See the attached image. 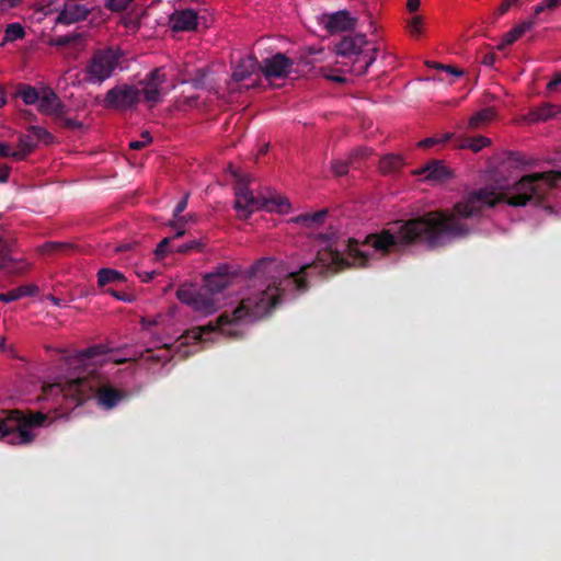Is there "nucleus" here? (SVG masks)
Listing matches in <instances>:
<instances>
[{
    "label": "nucleus",
    "instance_id": "obj_39",
    "mask_svg": "<svg viewBox=\"0 0 561 561\" xmlns=\"http://www.w3.org/2000/svg\"><path fill=\"white\" fill-rule=\"evenodd\" d=\"M186 204H187V195H185L183 198H181V201L178 203V205H175L174 210H173L174 221L170 222V226L175 227L176 225H179L180 221L186 220L185 217L181 216L182 211H184L186 208Z\"/></svg>",
    "mask_w": 561,
    "mask_h": 561
},
{
    "label": "nucleus",
    "instance_id": "obj_16",
    "mask_svg": "<svg viewBox=\"0 0 561 561\" xmlns=\"http://www.w3.org/2000/svg\"><path fill=\"white\" fill-rule=\"evenodd\" d=\"M90 12L85 4L68 1L64 4L61 12L58 13L57 22L62 25H71L85 20Z\"/></svg>",
    "mask_w": 561,
    "mask_h": 561
},
{
    "label": "nucleus",
    "instance_id": "obj_26",
    "mask_svg": "<svg viewBox=\"0 0 561 561\" xmlns=\"http://www.w3.org/2000/svg\"><path fill=\"white\" fill-rule=\"evenodd\" d=\"M403 157L398 154H386L379 160V170L383 174L399 172L403 168Z\"/></svg>",
    "mask_w": 561,
    "mask_h": 561
},
{
    "label": "nucleus",
    "instance_id": "obj_41",
    "mask_svg": "<svg viewBox=\"0 0 561 561\" xmlns=\"http://www.w3.org/2000/svg\"><path fill=\"white\" fill-rule=\"evenodd\" d=\"M170 243H171L170 237H165V238L161 239L160 243L158 244V247H156V250H154L156 259L162 260L165 257L167 253L170 251Z\"/></svg>",
    "mask_w": 561,
    "mask_h": 561
},
{
    "label": "nucleus",
    "instance_id": "obj_46",
    "mask_svg": "<svg viewBox=\"0 0 561 561\" xmlns=\"http://www.w3.org/2000/svg\"><path fill=\"white\" fill-rule=\"evenodd\" d=\"M13 290L15 294H18L20 298H23L33 297L34 294L38 290V288L35 285H22L21 287L15 288Z\"/></svg>",
    "mask_w": 561,
    "mask_h": 561
},
{
    "label": "nucleus",
    "instance_id": "obj_33",
    "mask_svg": "<svg viewBox=\"0 0 561 561\" xmlns=\"http://www.w3.org/2000/svg\"><path fill=\"white\" fill-rule=\"evenodd\" d=\"M24 36L25 31L23 25H21L20 23H11L8 25V27H5L2 45H4L5 43L23 39Z\"/></svg>",
    "mask_w": 561,
    "mask_h": 561
},
{
    "label": "nucleus",
    "instance_id": "obj_10",
    "mask_svg": "<svg viewBox=\"0 0 561 561\" xmlns=\"http://www.w3.org/2000/svg\"><path fill=\"white\" fill-rule=\"evenodd\" d=\"M294 60L288 58L286 54L276 53L272 57L263 59L261 62V72L266 79L286 78L291 73Z\"/></svg>",
    "mask_w": 561,
    "mask_h": 561
},
{
    "label": "nucleus",
    "instance_id": "obj_22",
    "mask_svg": "<svg viewBox=\"0 0 561 561\" xmlns=\"http://www.w3.org/2000/svg\"><path fill=\"white\" fill-rule=\"evenodd\" d=\"M77 250L71 243L49 241L39 247V253L43 255H69Z\"/></svg>",
    "mask_w": 561,
    "mask_h": 561
},
{
    "label": "nucleus",
    "instance_id": "obj_40",
    "mask_svg": "<svg viewBox=\"0 0 561 561\" xmlns=\"http://www.w3.org/2000/svg\"><path fill=\"white\" fill-rule=\"evenodd\" d=\"M205 78L206 71L205 69H197L194 72V76L190 78L188 83L193 85L195 89H204L205 88Z\"/></svg>",
    "mask_w": 561,
    "mask_h": 561
},
{
    "label": "nucleus",
    "instance_id": "obj_55",
    "mask_svg": "<svg viewBox=\"0 0 561 561\" xmlns=\"http://www.w3.org/2000/svg\"><path fill=\"white\" fill-rule=\"evenodd\" d=\"M559 89H561V72L554 73L553 79H551L548 83L549 91H556Z\"/></svg>",
    "mask_w": 561,
    "mask_h": 561
},
{
    "label": "nucleus",
    "instance_id": "obj_29",
    "mask_svg": "<svg viewBox=\"0 0 561 561\" xmlns=\"http://www.w3.org/2000/svg\"><path fill=\"white\" fill-rule=\"evenodd\" d=\"M494 117V111L492 107H485L474 113L470 121H468V127L477 129L486 123L491 122Z\"/></svg>",
    "mask_w": 561,
    "mask_h": 561
},
{
    "label": "nucleus",
    "instance_id": "obj_31",
    "mask_svg": "<svg viewBox=\"0 0 561 561\" xmlns=\"http://www.w3.org/2000/svg\"><path fill=\"white\" fill-rule=\"evenodd\" d=\"M215 331V327L211 324L203 325V327H195L188 331H186L185 340L190 341H197V342H205L207 341V336L209 334H213Z\"/></svg>",
    "mask_w": 561,
    "mask_h": 561
},
{
    "label": "nucleus",
    "instance_id": "obj_2",
    "mask_svg": "<svg viewBox=\"0 0 561 561\" xmlns=\"http://www.w3.org/2000/svg\"><path fill=\"white\" fill-rule=\"evenodd\" d=\"M369 259V254L360 250L359 243L354 239L342 243L330 242L318 251L316 262L301 265L296 272H287L283 262L275 257H261L249 267L248 277H263L266 284L243 297L232 313H220L217 320L218 330L229 337H238V330L232 327L264 319L286 298L307 293L310 289L307 277L318 266L322 268L321 274H335L350 266L366 267Z\"/></svg>",
    "mask_w": 561,
    "mask_h": 561
},
{
    "label": "nucleus",
    "instance_id": "obj_9",
    "mask_svg": "<svg viewBox=\"0 0 561 561\" xmlns=\"http://www.w3.org/2000/svg\"><path fill=\"white\" fill-rule=\"evenodd\" d=\"M165 82V73L161 68H156L147 72L142 78L140 84L142 85L141 95L145 98L146 103L154 106L162 100L161 85Z\"/></svg>",
    "mask_w": 561,
    "mask_h": 561
},
{
    "label": "nucleus",
    "instance_id": "obj_36",
    "mask_svg": "<svg viewBox=\"0 0 561 561\" xmlns=\"http://www.w3.org/2000/svg\"><path fill=\"white\" fill-rule=\"evenodd\" d=\"M135 0H105V8L112 13H121L127 10Z\"/></svg>",
    "mask_w": 561,
    "mask_h": 561
},
{
    "label": "nucleus",
    "instance_id": "obj_61",
    "mask_svg": "<svg viewBox=\"0 0 561 561\" xmlns=\"http://www.w3.org/2000/svg\"><path fill=\"white\" fill-rule=\"evenodd\" d=\"M548 10H553L561 5V0H545Z\"/></svg>",
    "mask_w": 561,
    "mask_h": 561
},
{
    "label": "nucleus",
    "instance_id": "obj_34",
    "mask_svg": "<svg viewBox=\"0 0 561 561\" xmlns=\"http://www.w3.org/2000/svg\"><path fill=\"white\" fill-rule=\"evenodd\" d=\"M18 96H20L26 105L35 104L41 98L36 89L30 84L20 85Z\"/></svg>",
    "mask_w": 561,
    "mask_h": 561
},
{
    "label": "nucleus",
    "instance_id": "obj_8",
    "mask_svg": "<svg viewBox=\"0 0 561 561\" xmlns=\"http://www.w3.org/2000/svg\"><path fill=\"white\" fill-rule=\"evenodd\" d=\"M175 296H178L181 304L190 306L197 312L209 314L216 309L215 297L208 295L204 289L196 288L193 285H180L178 291H175Z\"/></svg>",
    "mask_w": 561,
    "mask_h": 561
},
{
    "label": "nucleus",
    "instance_id": "obj_5",
    "mask_svg": "<svg viewBox=\"0 0 561 561\" xmlns=\"http://www.w3.org/2000/svg\"><path fill=\"white\" fill-rule=\"evenodd\" d=\"M122 54L112 47L92 53L83 68V80L91 85H100L112 78L121 66Z\"/></svg>",
    "mask_w": 561,
    "mask_h": 561
},
{
    "label": "nucleus",
    "instance_id": "obj_38",
    "mask_svg": "<svg viewBox=\"0 0 561 561\" xmlns=\"http://www.w3.org/2000/svg\"><path fill=\"white\" fill-rule=\"evenodd\" d=\"M450 138H453V134H444L443 138L427 137L421 141H419L417 147L422 148V149H428L438 144L447 142V140H449Z\"/></svg>",
    "mask_w": 561,
    "mask_h": 561
},
{
    "label": "nucleus",
    "instance_id": "obj_52",
    "mask_svg": "<svg viewBox=\"0 0 561 561\" xmlns=\"http://www.w3.org/2000/svg\"><path fill=\"white\" fill-rule=\"evenodd\" d=\"M105 293L113 296L114 298H116V300H122V301H127V302L131 301V296L124 291H116L115 289L106 288Z\"/></svg>",
    "mask_w": 561,
    "mask_h": 561
},
{
    "label": "nucleus",
    "instance_id": "obj_44",
    "mask_svg": "<svg viewBox=\"0 0 561 561\" xmlns=\"http://www.w3.org/2000/svg\"><path fill=\"white\" fill-rule=\"evenodd\" d=\"M141 138H146V140H131L129 144V148L134 150H140L146 146L150 145L152 141V137L150 136V133L147 130L141 133Z\"/></svg>",
    "mask_w": 561,
    "mask_h": 561
},
{
    "label": "nucleus",
    "instance_id": "obj_57",
    "mask_svg": "<svg viewBox=\"0 0 561 561\" xmlns=\"http://www.w3.org/2000/svg\"><path fill=\"white\" fill-rule=\"evenodd\" d=\"M186 220L185 221H180L178 225L174 226H170L171 228L175 229V232L173 234V237H170L171 240H178L180 238H182L184 234H185V230H184V225H185Z\"/></svg>",
    "mask_w": 561,
    "mask_h": 561
},
{
    "label": "nucleus",
    "instance_id": "obj_37",
    "mask_svg": "<svg viewBox=\"0 0 561 561\" xmlns=\"http://www.w3.org/2000/svg\"><path fill=\"white\" fill-rule=\"evenodd\" d=\"M59 126L67 128L68 130H78L82 128V123L75 118H68L65 114L54 115Z\"/></svg>",
    "mask_w": 561,
    "mask_h": 561
},
{
    "label": "nucleus",
    "instance_id": "obj_60",
    "mask_svg": "<svg viewBox=\"0 0 561 561\" xmlns=\"http://www.w3.org/2000/svg\"><path fill=\"white\" fill-rule=\"evenodd\" d=\"M126 358H117V357H114V356H107V358H105L104 360L101 362V364L105 363V362H111L115 365H122V364H125L126 363Z\"/></svg>",
    "mask_w": 561,
    "mask_h": 561
},
{
    "label": "nucleus",
    "instance_id": "obj_21",
    "mask_svg": "<svg viewBox=\"0 0 561 561\" xmlns=\"http://www.w3.org/2000/svg\"><path fill=\"white\" fill-rule=\"evenodd\" d=\"M378 51L379 47L375 46L370 49V54L354 57L353 62H351L350 72L355 76L365 75L369 67L375 62Z\"/></svg>",
    "mask_w": 561,
    "mask_h": 561
},
{
    "label": "nucleus",
    "instance_id": "obj_15",
    "mask_svg": "<svg viewBox=\"0 0 561 561\" xmlns=\"http://www.w3.org/2000/svg\"><path fill=\"white\" fill-rule=\"evenodd\" d=\"M367 44L366 36L364 34H356L354 36H345L336 44V54L345 58L367 55L362 50Z\"/></svg>",
    "mask_w": 561,
    "mask_h": 561
},
{
    "label": "nucleus",
    "instance_id": "obj_1",
    "mask_svg": "<svg viewBox=\"0 0 561 561\" xmlns=\"http://www.w3.org/2000/svg\"><path fill=\"white\" fill-rule=\"evenodd\" d=\"M560 183L561 171H545L522 176L502 194L480 188L451 209L424 213L413 219L399 220L379 233L368 234L364 244L385 255L400 247L413 244H424L428 249L443 248L470 236L483 208L495 206L500 201L514 207L539 204Z\"/></svg>",
    "mask_w": 561,
    "mask_h": 561
},
{
    "label": "nucleus",
    "instance_id": "obj_45",
    "mask_svg": "<svg viewBox=\"0 0 561 561\" xmlns=\"http://www.w3.org/2000/svg\"><path fill=\"white\" fill-rule=\"evenodd\" d=\"M422 24L423 20L422 16H414L409 20L408 25L410 33H412L413 36H419L422 34Z\"/></svg>",
    "mask_w": 561,
    "mask_h": 561
},
{
    "label": "nucleus",
    "instance_id": "obj_62",
    "mask_svg": "<svg viewBox=\"0 0 561 561\" xmlns=\"http://www.w3.org/2000/svg\"><path fill=\"white\" fill-rule=\"evenodd\" d=\"M197 101H198V96H188V98H184L183 104L191 107V106H194Z\"/></svg>",
    "mask_w": 561,
    "mask_h": 561
},
{
    "label": "nucleus",
    "instance_id": "obj_20",
    "mask_svg": "<svg viewBox=\"0 0 561 561\" xmlns=\"http://www.w3.org/2000/svg\"><path fill=\"white\" fill-rule=\"evenodd\" d=\"M535 27V20H525L517 24L516 26L512 27L511 31L506 32L504 35V39H502V43L496 46V49L500 51H503L505 47L512 45L517 39H519L525 33H527L529 30Z\"/></svg>",
    "mask_w": 561,
    "mask_h": 561
},
{
    "label": "nucleus",
    "instance_id": "obj_11",
    "mask_svg": "<svg viewBox=\"0 0 561 561\" xmlns=\"http://www.w3.org/2000/svg\"><path fill=\"white\" fill-rule=\"evenodd\" d=\"M234 277L236 272L231 271L229 265L224 264L204 277V286L202 289L214 297L215 294L227 289Z\"/></svg>",
    "mask_w": 561,
    "mask_h": 561
},
{
    "label": "nucleus",
    "instance_id": "obj_3",
    "mask_svg": "<svg viewBox=\"0 0 561 561\" xmlns=\"http://www.w3.org/2000/svg\"><path fill=\"white\" fill-rule=\"evenodd\" d=\"M54 391L62 393L64 398L72 399L77 405L88 399H95L98 405L105 410L116 408L124 399L122 390L112 387L105 376L94 370L44 387L46 393Z\"/></svg>",
    "mask_w": 561,
    "mask_h": 561
},
{
    "label": "nucleus",
    "instance_id": "obj_58",
    "mask_svg": "<svg viewBox=\"0 0 561 561\" xmlns=\"http://www.w3.org/2000/svg\"><path fill=\"white\" fill-rule=\"evenodd\" d=\"M10 176V167L0 165V183H5Z\"/></svg>",
    "mask_w": 561,
    "mask_h": 561
},
{
    "label": "nucleus",
    "instance_id": "obj_56",
    "mask_svg": "<svg viewBox=\"0 0 561 561\" xmlns=\"http://www.w3.org/2000/svg\"><path fill=\"white\" fill-rule=\"evenodd\" d=\"M156 271H139L137 272V277L140 278L142 283H149L156 277Z\"/></svg>",
    "mask_w": 561,
    "mask_h": 561
},
{
    "label": "nucleus",
    "instance_id": "obj_17",
    "mask_svg": "<svg viewBox=\"0 0 561 561\" xmlns=\"http://www.w3.org/2000/svg\"><path fill=\"white\" fill-rule=\"evenodd\" d=\"M414 173L424 175V180L432 183H444L453 176L449 169L439 160L428 162L426 167L419 169Z\"/></svg>",
    "mask_w": 561,
    "mask_h": 561
},
{
    "label": "nucleus",
    "instance_id": "obj_42",
    "mask_svg": "<svg viewBox=\"0 0 561 561\" xmlns=\"http://www.w3.org/2000/svg\"><path fill=\"white\" fill-rule=\"evenodd\" d=\"M203 245L204 244L199 240H193V241H190V242H186V243H183V244L176 247L174 251L180 254H186L194 250H201V248H203Z\"/></svg>",
    "mask_w": 561,
    "mask_h": 561
},
{
    "label": "nucleus",
    "instance_id": "obj_23",
    "mask_svg": "<svg viewBox=\"0 0 561 561\" xmlns=\"http://www.w3.org/2000/svg\"><path fill=\"white\" fill-rule=\"evenodd\" d=\"M559 112L560 108L557 105L545 103L543 105L535 107L529 112L528 121L529 123L545 122L550 118H553V116Z\"/></svg>",
    "mask_w": 561,
    "mask_h": 561
},
{
    "label": "nucleus",
    "instance_id": "obj_25",
    "mask_svg": "<svg viewBox=\"0 0 561 561\" xmlns=\"http://www.w3.org/2000/svg\"><path fill=\"white\" fill-rule=\"evenodd\" d=\"M491 146V139L484 136L478 137H462L458 139L457 147L460 149H468L472 152H480L481 149Z\"/></svg>",
    "mask_w": 561,
    "mask_h": 561
},
{
    "label": "nucleus",
    "instance_id": "obj_54",
    "mask_svg": "<svg viewBox=\"0 0 561 561\" xmlns=\"http://www.w3.org/2000/svg\"><path fill=\"white\" fill-rule=\"evenodd\" d=\"M0 157H11L15 160V151L11 149L9 144L0 141Z\"/></svg>",
    "mask_w": 561,
    "mask_h": 561
},
{
    "label": "nucleus",
    "instance_id": "obj_12",
    "mask_svg": "<svg viewBox=\"0 0 561 561\" xmlns=\"http://www.w3.org/2000/svg\"><path fill=\"white\" fill-rule=\"evenodd\" d=\"M27 270V265L12 255V243L0 233V271L9 275H19Z\"/></svg>",
    "mask_w": 561,
    "mask_h": 561
},
{
    "label": "nucleus",
    "instance_id": "obj_6",
    "mask_svg": "<svg viewBox=\"0 0 561 561\" xmlns=\"http://www.w3.org/2000/svg\"><path fill=\"white\" fill-rule=\"evenodd\" d=\"M237 184H234V209L239 217L248 219L254 210L261 209L268 204L276 206L278 213H286L290 208V203L284 197H272L268 201L255 198L252 191L249 190V180L245 176L234 174Z\"/></svg>",
    "mask_w": 561,
    "mask_h": 561
},
{
    "label": "nucleus",
    "instance_id": "obj_47",
    "mask_svg": "<svg viewBox=\"0 0 561 561\" xmlns=\"http://www.w3.org/2000/svg\"><path fill=\"white\" fill-rule=\"evenodd\" d=\"M350 169V164L346 161L336 160L333 164H331V170H333L335 176H343L347 173Z\"/></svg>",
    "mask_w": 561,
    "mask_h": 561
},
{
    "label": "nucleus",
    "instance_id": "obj_50",
    "mask_svg": "<svg viewBox=\"0 0 561 561\" xmlns=\"http://www.w3.org/2000/svg\"><path fill=\"white\" fill-rule=\"evenodd\" d=\"M23 0H0V11L8 12L21 5Z\"/></svg>",
    "mask_w": 561,
    "mask_h": 561
},
{
    "label": "nucleus",
    "instance_id": "obj_43",
    "mask_svg": "<svg viewBox=\"0 0 561 561\" xmlns=\"http://www.w3.org/2000/svg\"><path fill=\"white\" fill-rule=\"evenodd\" d=\"M428 67H432L437 70H444L457 78L462 77V73H463L462 70L459 68H456L454 66H446V65L434 62V61L428 64Z\"/></svg>",
    "mask_w": 561,
    "mask_h": 561
},
{
    "label": "nucleus",
    "instance_id": "obj_27",
    "mask_svg": "<svg viewBox=\"0 0 561 561\" xmlns=\"http://www.w3.org/2000/svg\"><path fill=\"white\" fill-rule=\"evenodd\" d=\"M124 282V276L121 272L111 268H102L98 271V286L105 287L111 284Z\"/></svg>",
    "mask_w": 561,
    "mask_h": 561
},
{
    "label": "nucleus",
    "instance_id": "obj_14",
    "mask_svg": "<svg viewBox=\"0 0 561 561\" xmlns=\"http://www.w3.org/2000/svg\"><path fill=\"white\" fill-rule=\"evenodd\" d=\"M169 25L173 32H191L198 25V14L192 9L175 11L170 15Z\"/></svg>",
    "mask_w": 561,
    "mask_h": 561
},
{
    "label": "nucleus",
    "instance_id": "obj_4",
    "mask_svg": "<svg viewBox=\"0 0 561 561\" xmlns=\"http://www.w3.org/2000/svg\"><path fill=\"white\" fill-rule=\"evenodd\" d=\"M47 415L42 412L24 413L11 410L0 416V439L13 445H26L34 440L33 428L42 426Z\"/></svg>",
    "mask_w": 561,
    "mask_h": 561
},
{
    "label": "nucleus",
    "instance_id": "obj_32",
    "mask_svg": "<svg viewBox=\"0 0 561 561\" xmlns=\"http://www.w3.org/2000/svg\"><path fill=\"white\" fill-rule=\"evenodd\" d=\"M83 41L81 33L73 32L67 35H58L49 39V45L54 47H67L71 44H77Z\"/></svg>",
    "mask_w": 561,
    "mask_h": 561
},
{
    "label": "nucleus",
    "instance_id": "obj_48",
    "mask_svg": "<svg viewBox=\"0 0 561 561\" xmlns=\"http://www.w3.org/2000/svg\"><path fill=\"white\" fill-rule=\"evenodd\" d=\"M496 61V54L493 51H480V62L485 67H493Z\"/></svg>",
    "mask_w": 561,
    "mask_h": 561
},
{
    "label": "nucleus",
    "instance_id": "obj_18",
    "mask_svg": "<svg viewBox=\"0 0 561 561\" xmlns=\"http://www.w3.org/2000/svg\"><path fill=\"white\" fill-rule=\"evenodd\" d=\"M38 111L46 115H60L65 114L64 103L59 100L58 95L51 90L44 91L42 98L38 99Z\"/></svg>",
    "mask_w": 561,
    "mask_h": 561
},
{
    "label": "nucleus",
    "instance_id": "obj_28",
    "mask_svg": "<svg viewBox=\"0 0 561 561\" xmlns=\"http://www.w3.org/2000/svg\"><path fill=\"white\" fill-rule=\"evenodd\" d=\"M111 354V348L105 344H93L78 353V358L81 362L93 359L99 356Z\"/></svg>",
    "mask_w": 561,
    "mask_h": 561
},
{
    "label": "nucleus",
    "instance_id": "obj_59",
    "mask_svg": "<svg viewBox=\"0 0 561 561\" xmlns=\"http://www.w3.org/2000/svg\"><path fill=\"white\" fill-rule=\"evenodd\" d=\"M405 8H408V11L410 13H414L420 8V0H408V4H405Z\"/></svg>",
    "mask_w": 561,
    "mask_h": 561
},
{
    "label": "nucleus",
    "instance_id": "obj_24",
    "mask_svg": "<svg viewBox=\"0 0 561 561\" xmlns=\"http://www.w3.org/2000/svg\"><path fill=\"white\" fill-rule=\"evenodd\" d=\"M328 210L325 208L320 209L313 214H301L291 219L293 222L297 225H302L307 228L317 227L318 225H322L327 218Z\"/></svg>",
    "mask_w": 561,
    "mask_h": 561
},
{
    "label": "nucleus",
    "instance_id": "obj_7",
    "mask_svg": "<svg viewBox=\"0 0 561 561\" xmlns=\"http://www.w3.org/2000/svg\"><path fill=\"white\" fill-rule=\"evenodd\" d=\"M141 91L135 84H117L107 90L103 95L101 105L103 108L126 112L140 103Z\"/></svg>",
    "mask_w": 561,
    "mask_h": 561
},
{
    "label": "nucleus",
    "instance_id": "obj_64",
    "mask_svg": "<svg viewBox=\"0 0 561 561\" xmlns=\"http://www.w3.org/2000/svg\"><path fill=\"white\" fill-rule=\"evenodd\" d=\"M156 323H157V322H156V320H151V321H149V320H148V319H146V318H142V319H141V325H142L144 328H146V329H148L149 327H153V325H156Z\"/></svg>",
    "mask_w": 561,
    "mask_h": 561
},
{
    "label": "nucleus",
    "instance_id": "obj_53",
    "mask_svg": "<svg viewBox=\"0 0 561 561\" xmlns=\"http://www.w3.org/2000/svg\"><path fill=\"white\" fill-rule=\"evenodd\" d=\"M20 297L15 294L13 289L7 293H0V301L9 304L19 300Z\"/></svg>",
    "mask_w": 561,
    "mask_h": 561
},
{
    "label": "nucleus",
    "instance_id": "obj_63",
    "mask_svg": "<svg viewBox=\"0 0 561 561\" xmlns=\"http://www.w3.org/2000/svg\"><path fill=\"white\" fill-rule=\"evenodd\" d=\"M545 10H547V5L546 2L543 1L535 7V16L541 14Z\"/></svg>",
    "mask_w": 561,
    "mask_h": 561
},
{
    "label": "nucleus",
    "instance_id": "obj_35",
    "mask_svg": "<svg viewBox=\"0 0 561 561\" xmlns=\"http://www.w3.org/2000/svg\"><path fill=\"white\" fill-rule=\"evenodd\" d=\"M27 136H32L35 141H43L46 145L51 144L54 139L53 134L42 126H30Z\"/></svg>",
    "mask_w": 561,
    "mask_h": 561
},
{
    "label": "nucleus",
    "instance_id": "obj_19",
    "mask_svg": "<svg viewBox=\"0 0 561 561\" xmlns=\"http://www.w3.org/2000/svg\"><path fill=\"white\" fill-rule=\"evenodd\" d=\"M257 70H260V61L253 55H249L234 66L232 80L233 82H243Z\"/></svg>",
    "mask_w": 561,
    "mask_h": 561
},
{
    "label": "nucleus",
    "instance_id": "obj_51",
    "mask_svg": "<svg viewBox=\"0 0 561 561\" xmlns=\"http://www.w3.org/2000/svg\"><path fill=\"white\" fill-rule=\"evenodd\" d=\"M142 358H145V360L151 362V363L167 362V360L170 359L167 356H161V355L153 354L151 348H147L146 350L145 355H142Z\"/></svg>",
    "mask_w": 561,
    "mask_h": 561
},
{
    "label": "nucleus",
    "instance_id": "obj_30",
    "mask_svg": "<svg viewBox=\"0 0 561 561\" xmlns=\"http://www.w3.org/2000/svg\"><path fill=\"white\" fill-rule=\"evenodd\" d=\"M36 141L31 136L20 137L19 149L15 151V161H23L35 149Z\"/></svg>",
    "mask_w": 561,
    "mask_h": 561
},
{
    "label": "nucleus",
    "instance_id": "obj_49",
    "mask_svg": "<svg viewBox=\"0 0 561 561\" xmlns=\"http://www.w3.org/2000/svg\"><path fill=\"white\" fill-rule=\"evenodd\" d=\"M516 2L517 0H503L500 7H497V9L495 10V13H493V15H495V18L505 15L506 12L511 10V7Z\"/></svg>",
    "mask_w": 561,
    "mask_h": 561
},
{
    "label": "nucleus",
    "instance_id": "obj_13",
    "mask_svg": "<svg viewBox=\"0 0 561 561\" xmlns=\"http://www.w3.org/2000/svg\"><path fill=\"white\" fill-rule=\"evenodd\" d=\"M321 24L330 34L340 32H348L356 26V19L350 15L346 10H341L335 13L322 14Z\"/></svg>",
    "mask_w": 561,
    "mask_h": 561
}]
</instances>
